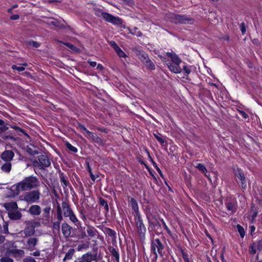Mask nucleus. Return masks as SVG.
<instances>
[{"instance_id": "nucleus-56", "label": "nucleus", "mask_w": 262, "mask_h": 262, "mask_svg": "<svg viewBox=\"0 0 262 262\" xmlns=\"http://www.w3.org/2000/svg\"><path fill=\"white\" fill-rule=\"evenodd\" d=\"M163 226L165 228V229L166 230V231L167 232V233L169 234H171V231L170 230V229L168 228V227H167V226L166 225V224H165V222H163Z\"/></svg>"}, {"instance_id": "nucleus-43", "label": "nucleus", "mask_w": 262, "mask_h": 262, "mask_svg": "<svg viewBox=\"0 0 262 262\" xmlns=\"http://www.w3.org/2000/svg\"><path fill=\"white\" fill-rule=\"evenodd\" d=\"M183 258L185 262H191L189 259V255L185 253L183 250L181 251Z\"/></svg>"}, {"instance_id": "nucleus-32", "label": "nucleus", "mask_w": 262, "mask_h": 262, "mask_svg": "<svg viewBox=\"0 0 262 262\" xmlns=\"http://www.w3.org/2000/svg\"><path fill=\"white\" fill-rule=\"evenodd\" d=\"M226 207L229 211H230L231 213H233L236 210L235 205L232 203L228 202L226 203Z\"/></svg>"}, {"instance_id": "nucleus-33", "label": "nucleus", "mask_w": 262, "mask_h": 262, "mask_svg": "<svg viewBox=\"0 0 262 262\" xmlns=\"http://www.w3.org/2000/svg\"><path fill=\"white\" fill-rule=\"evenodd\" d=\"M138 56L143 63L149 58L148 55L144 52H140L138 54Z\"/></svg>"}, {"instance_id": "nucleus-55", "label": "nucleus", "mask_w": 262, "mask_h": 262, "mask_svg": "<svg viewBox=\"0 0 262 262\" xmlns=\"http://www.w3.org/2000/svg\"><path fill=\"white\" fill-rule=\"evenodd\" d=\"M257 249L261 251L262 250V240H260L256 243Z\"/></svg>"}, {"instance_id": "nucleus-39", "label": "nucleus", "mask_w": 262, "mask_h": 262, "mask_svg": "<svg viewBox=\"0 0 262 262\" xmlns=\"http://www.w3.org/2000/svg\"><path fill=\"white\" fill-rule=\"evenodd\" d=\"M257 249V246L256 245V243H253L251 244L249 247V252L253 254H254L256 252V250Z\"/></svg>"}, {"instance_id": "nucleus-38", "label": "nucleus", "mask_w": 262, "mask_h": 262, "mask_svg": "<svg viewBox=\"0 0 262 262\" xmlns=\"http://www.w3.org/2000/svg\"><path fill=\"white\" fill-rule=\"evenodd\" d=\"M237 229L240 236L242 238H243L245 235V232L244 229L239 224L237 225Z\"/></svg>"}, {"instance_id": "nucleus-23", "label": "nucleus", "mask_w": 262, "mask_h": 262, "mask_svg": "<svg viewBox=\"0 0 262 262\" xmlns=\"http://www.w3.org/2000/svg\"><path fill=\"white\" fill-rule=\"evenodd\" d=\"M235 175L241 181L242 188H245L246 184L245 182V178L244 173L240 170L237 169V171L235 172Z\"/></svg>"}, {"instance_id": "nucleus-22", "label": "nucleus", "mask_w": 262, "mask_h": 262, "mask_svg": "<svg viewBox=\"0 0 262 262\" xmlns=\"http://www.w3.org/2000/svg\"><path fill=\"white\" fill-rule=\"evenodd\" d=\"M8 216L11 220H19L22 216L21 213L18 211H12L8 212Z\"/></svg>"}, {"instance_id": "nucleus-21", "label": "nucleus", "mask_w": 262, "mask_h": 262, "mask_svg": "<svg viewBox=\"0 0 262 262\" xmlns=\"http://www.w3.org/2000/svg\"><path fill=\"white\" fill-rule=\"evenodd\" d=\"M88 136L92 139L93 142L100 145L102 144V140L96 134L90 131H87Z\"/></svg>"}, {"instance_id": "nucleus-11", "label": "nucleus", "mask_w": 262, "mask_h": 262, "mask_svg": "<svg viewBox=\"0 0 262 262\" xmlns=\"http://www.w3.org/2000/svg\"><path fill=\"white\" fill-rule=\"evenodd\" d=\"M129 204H130L134 212V216H137L141 215L139 212V206L137 201L133 198H131Z\"/></svg>"}, {"instance_id": "nucleus-40", "label": "nucleus", "mask_w": 262, "mask_h": 262, "mask_svg": "<svg viewBox=\"0 0 262 262\" xmlns=\"http://www.w3.org/2000/svg\"><path fill=\"white\" fill-rule=\"evenodd\" d=\"M183 69L186 75H189L191 72V66L186 64L183 66Z\"/></svg>"}, {"instance_id": "nucleus-58", "label": "nucleus", "mask_w": 262, "mask_h": 262, "mask_svg": "<svg viewBox=\"0 0 262 262\" xmlns=\"http://www.w3.org/2000/svg\"><path fill=\"white\" fill-rule=\"evenodd\" d=\"M78 127L80 129L85 131L87 133V131H89L82 124H78Z\"/></svg>"}, {"instance_id": "nucleus-31", "label": "nucleus", "mask_w": 262, "mask_h": 262, "mask_svg": "<svg viewBox=\"0 0 262 262\" xmlns=\"http://www.w3.org/2000/svg\"><path fill=\"white\" fill-rule=\"evenodd\" d=\"M62 213L61 206L59 204H58L57 206V219L58 222H60L62 220Z\"/></svg>"}, {"instance_id": "nucleus-4", "label": "nucleus", "mask_w": 262, "mask_h": 262, "mask_svg": "<svg viewBox=\"0 0 262 262\" xmlns=\"http://www.w3.org/2000/svg\"><path fill=\"white\" fill-rule=\"evenodd\" d=\"M33 166L39 169H44L51 165V161L48 157L46 155H40L37 157V159L33 161Z\"/></svg>"}, {"instance_id": "nucleus-8", "label": "nucleus", "mask_w": 262, "mask_h": 262, "mask_svg": "<svg viewBox=\"0 0 262 262\" xmlns=\"http://www.w3.org/2000/svg\"><path fill=\"white\" fill-rule=\"evenodd\" d=\"M39 223L37 222H28V227L25 228L24 230V233L26 236H31L35 233V227L39 226Z\"/></svg>"}, {"instance_id": "nucleus-25", "label": "nucleus", "mask_w": 262, "mask_h": 262, "mask_svg": "<svg viewBox=\"0 0 262 262\" xmlns=\"http://www.w3.org/2000/svg\"><path fill=\"white\" fill-rule=\"evenodd\" d=\"M10 253L15 257L21 258L24 256L25 252L23 250L15 249L11 250Z\"/></svg>"}, {"instance_id": "nucleus-16", "label": "nucleus", "mask_w": 262, "mask_h": 262, "mask_svg": "<svg viewBox=\"0 0 262 262\" xmlns=\"http://www.w3.org/2000/svg\"><path fill=\"white\" fill-rule=\"evenodd\" d=\"M71 227L67 223H63L61 226L62 233L65 238L70 237L71 234Z\"/></svg>"}, {"instance_id": "nucleus-41", "label": "nucleus", "mask_w": 262, "mask_h": 262, "mask_svg": "<svg viewBox=\"0 0 262 262\" xmlns=\"http://www.w3.org/2000/svg\"><path fill=\"white\" fill-rule=\"evenodd\" d=\"M155 138L158 140V141L161 144H163L165 143V140L162 138V135L160 134L158 135H154Z\"/></svg>"}, {"instance_id": "nucleus-10", "label": "nucleus", "mask_w": 262, "mask_h": 262, "mask_svg": "<svg viewBox=\"0 0 262 262\" xmlns=\"http://www.w3.org/2000/svg\"><path fill=\"white\" fill-rule=\"evenodd\" d=\"M105 21L117 25L121 28H125V23L120 17H103Z\"/></svg>"}, {"instance_id": "nucleus-61", "label": "nucleus", "mask_w": 262, "mask_h": 262, "mask_svg": "<svg viewBox=\"0 0 262 262\" xmlns=\"http://www.w3.org/2000/svg\"><path fill=\"white\" fill-rule=\"evenodd\" d=\"M5 238L4 236L0 235V244L4 243L5 241Z\"/></svg>"}, {"instance_id": "nucleus-6", "label": "nucleus", "mask_w": 262, "mask_h": 262, "mask_svg": "<svg viewBox=\"0 0 262 262\" xmlns=\"http://www.w3.org/2000/svg\"><path fill=\"white\" fill-rule=\"evenodd\" d=\"M164 248L163 245L161 243L159 238L154 239L151 243V251L155 254L154 258L157 259L158 253L161 255H162V251Z\"/></svg>"}, {"instance_id": "nucleus-63", "label": "nucleus", "mask_w": 262, "mask_h": 262, "mask_svg": "<svg viewBox=\"0 0 262 262\" xmlns=\"http://www.w3.org/2000/svg\"><path fill=\"white\" fill-rule=\"evenodd\" d=\"M48 2L49 3H54V2L60 3V1H58L57 0H48Z\"/></svg>"}, {"instance_id": "nucleus-52", "label": "nucleus", "mask_w": 262, "mask_h": 262, "mask_svg": "<svg viewBox=\"0 0 262 262\" xmlns=\"http://www.w3.org/2000/svg\"><path fill=\"white\" fill-rule=\"evenodd\" d=\"M29 45L30 46H32L33 47H35V48H38L40 45L39 42H36L34 41H32L29 42Z\"/></svg>"}, {"instance_id": "nucleus-35", "label": "nucleus", "mask_w": 262, "mask_h": 262, "mask_svg": "<svg viewBox=\"0 0 262 262\" xmlns=\"http://www.w3.org/2000/svg\"><path fill=\"white\" fill-rule=\"evenodd\" d=\"M196 168L201 170L203 173H205L206 176H207L206 174L207 170L203 164L198 163L196 166Z\"/></svg>"}, {"instance_id": "nucleus-13", "label": "nucleus", "mask_w": 262, "mask_h": 262, "mask_svg": "<svg viewBox=\"0 0 262 262\" xmlns=\"http://www.w3.org/2000/svg\"><path fill=\"white\" fill-rule=\"evenodd\" d=\"M86 232L88 236L90 237V238L96 237L99 235V232L97 229L94 227L90 225L86 226Z\"/></svg>"}, {"instance_id": "nucleus-51", "label": "nucleus", "mask_w": 262, "mask_h": 262, "mask_svg": "<svg viewBox=\"0 0 262 262\" xmlns=\"http://www.w3.org/2000/svg\"><path fill=\"white\" fill-rule=\"evenodd\" d=\"M4 233H8V225L6 223L4 224L3 225V228L2 227V232Z\"/></svg>"}, {"instance_id": "nucleus-48", "label": "nucleus", "mask_w": 262, "mask_h": 262, "mask_svg": "<svg viewBox=\"0 0 262 262\" xmlns=\"http://www.w3.org/2000/svg\"><path fill=\"white\" fill-rule=\"evenodd\" d=\"M12 69L13 70H16L19 72L23 71L25 70V68L23 66H16V65H13L12 66Z\"/></svg>"}, {"instance_id": "nucleus-9", "label": "nucleus", "mask_w": 262, "mask_h": 262, "mask_svg": "<svg viewBox=\"0 0 262 262\" xmlns=\"http://www.w3.org/2000/svg\"><path fill=\"white\" fill-rule=\"evenodd\" d=\"M109 45L113 48L117 55L122 59L126 60L127 55L118 46L115 41L111 40L109 41Z\"/></svg>"}, {"instance_id": "nucleus-34", "label": "nucleus", "mask_w": 262, "mask_h": 262, "mask_svg": "<svg viewBox=\"0 0 262 262\" xmlns=\"http://www.w3.org/2000/svg\"><path fill=\"white\" fill-rule=\"evenodd\" d=\"M56 41L58 42L64 44V45L67 46L70 49H71L72 51H73L74 52H77L78 51V49L76 47H75L74 45H73L70 43L64 42L61 41L59 40H56Z\"/></svg>"}, {"instance_id": "nucleus-20", "label": "nucleus", "mask_w": 262, "mask_h": 262, "mask_svg": "<svg viewBox=\"0 0 262 262\" xmlns=\"http://www.w3.org/2000/svg\"><path fill=\"white\" fill-rule=\"evenodd\" d=\"M75 253V250L73 248H70L66 252H65L64 257L63 258V261L71 260Z\"/></svg>"}, {"instance_id": "nucleus-26", "label": "nucleus", "mask_w": 262, "mask_h": 262, "mask_svg": "<svg viewBox=\"0 0 262 262\" xmlns=\"http://www.w3.org/2000/svg\"><path fill=\"white\" fill-rule=\"evenodd\" d=\"M51 208L50 206H47L43 209V213L42 214V218L46 220H49L50 215V211Z\"/></svg>"}, {"instance_id": "nucleus-7", "label": "nucleus", "mask_w": 262, "mask_h": 262, "mask_svg": "<svg viewBox=\"0 0 262 262\" xmlns=\"http://www.w3.org/2000/svg\"><path fill=\"white\" fill-rule=\"evenodd\" d=\"M40 197V193L38 190L28 192L24 196V200L30 204L37 203Z\"/></svg>"}, {"instance_id": "nucleus-37", "label": "nucleus", "mask_w": 262, "mask_h": 262, "mask_svg": "<svg viewBox=\"0 0 262 262\" xmlns=\"http://www.w3.org/2000/svg\"><path fill=\"white\" fill-rule=\"evenodd\" d=\"M111 253L112 255L115 258L117 262H119V254L118 251H117L115 249L113 248L111 251Z\"/></svg>"}, {"instance_id": "nucleus-14", "label": "nucleus", "mask_w": 262, "mask_h": 262, "mask_svg": "<svg viewBox=\"0 0 262 262\" xmlns=\"http://www.w3.org/2000/svg\"><path fill=\"white\" fill-rule=\"evenodd\" d=\"M50 18L52 20L50 21L49 23L51 24L53 26L58 28H63L66 27L65 22L63 19H61L60 20H58L53 17H50Z\"/></svg>"}, {"instance_id": "nucleus-1", "label": "nucleus", "mask_w": 262, "mask_h": 262, "mask_svg": "<svg viewBox=\"0 0 262 262\" xmlns=\"http://www.w3.org/2000/svg\"><path fill=\"white\" fill-rule=\"evenodd\" d=\"M40 183L38 179L33 176L25 178L21 181L12 186L11 190L13 191V195H17L20 191H29L37 188L39 186Z\"/></svg>"}, {"instance_id": "nucleus-29", "label": "nucleus", "mask_w": 262, "mask_h": 262, "mask_svg": "<svg viewBox=\"0 0 262 262\" xmlns=\"http://www.w3.org/2000/svg\"><path fill=\"white\" fill-rule=\"evenodd\" d=\"M95 15L99 16L100 15L101 16H114L111 14H109L106 12H104L102 11V10L99 8L96 9L95 10Z\"/></svg>"}, {"instance_id": "nucleus-19", "label": "nucleus", "mask_w": 262, "mask_h": 262, "mask_svg": "<svg viewBox=\"0 0 262 262\" xmlns=\"http://www.w3.org/2000/svg\"><path fill=\"white\" fill-rule=\"evenodd\" d=\"M175 20H173V21L176 23L179 22L182 24H191L193 22V19L190 17H172Z\"/></svg>"}, {"instance_id": "nucleus-54", "label": "nucleus", "mask_w": 262, "mask_h": 262, "mask_svg": "<svg viewBox=\"0 0 262 262\" xmlns=\"http://www.w3.org/2000/svg\"><path fill=\"white\" fill-rule=\"evenodd\" d=\"M106 230H107V233L108 234H109L110 236H114L116 234L115 232L110 228H107Z\"/></svg>"}, {"instance_id": "nucleus-5", "label": "nucleus", "mask_w": 262, "mask_h": 262, "mask_svg": "<svg viewBox=\"0 0 262 262\" xmlns=\"http://www.w3.org/2000/svg\"><path fill=\"white\" fill-rule=\"evenodd\" d=\"M134 220L136 230L139 236L141 238H144L146 229L143 224V220L141 219V215L135 216Z\"/></svg>"}, {"instance_id": "nucleus-57", "label": "nucleus", "mask_w": 262, "mask_h": 262, "mask_svg": "<svg viewBox=\"0 0 262 262\" xmlns=\"http://www.w3.org/2000/svg\"><path fill=\"white\" fill-rule=\"evenodd\" d=\"M88 62L90 64V65L92 67H95L97 65V63L95 61H93L91 60H88Z\"/></svg>"}, {"instance_id": "nucleus-42", "label": "nucleus", "mask_w": 262, "mask_h": 262, "mask_svg": "<svg viewBox=\"0 0 262 262\" xmlns=\"http://www.w3.org/2000/svg\"><path fill=\"white\" fill-rule=\"evenodd\" d=\"M100 204L101 206L104 207L105 210H106L107 211L108 210V206L106 201L104 200L103 199H101L100 200Z\"/></svg>"}, {"instance_id": "nucleus-17", "label": "nucleus", "mask_w": 262, "mask_h": 262, "mask_svg": "<svg viewBox=\"0 0 262 262\" xmlns=\"http://www.w3.org/2000/svg\"><path fill=\"white\" fill-rule=\"evenodd\" d=\"M14 154L10 150H6L3 152L1 155L2 159L6 162H10L12 160Z\"/></svg>"}, {"instance_id": "nucleus-18", "label": "nucleus", "mask_w": 262, "mask_h": 262, "mask_svg": "<svg viewBox=\"0 0 262 262\" xmlns=\"http://www.w3.org/2000/svg\"><path fill=\"white\" fill-rule=\"evenodd\" d=\"M38 242V239L35 237L30 238L27 241L28 249L30 251H33L35 249V247Z\"/></svg>"}, {"instance_id": "nucleus-53", "label": "nucleus", "mask_w": 262, "mask_h": 262, "mask_svg": "<svg viewBox=\"0 0 262 262\" xmlns=\"http://www.w3.org/2000/svg\"><path fill=\"white\" fill-rule=\"evenodd\" d=\"M240 28H241V32L243 34H245V32H246V26H245V25L244 23H242L241 25H240Z\"/></svg>"}, {"instance_id": "nucleus-36", "label": "nucleus", "mask_w": 262, "mask_h": 262, "mask_svg": "<svg viewBox=\"0 0 262 262\" xmlns=\"http://www.w3.org/2000/svg\"><path fill=\"white\" fill-rule=\"evenodd\" d=\"M66 146L67 148H68L72 152L76 153L78 151L77 148L76 147L73 146L69 142H66Z\"/></svg>"}, {"instance_id": "nucleus-50", "label": "nucleus", "mask_w": 262, "mask_h": 262, "mask_svg": "<svg viewBox=\"0 0 262 262\" xmlns=\"http://www.w3.org/2000/svg\"><path fill=\"white\" fill-rule=\"evenodd\" d=\"M124 3L129 6H133L135 5V2L133 0H122Z\"/></svg>"}, {"instance_id": "nucleus-2", "label": "nucleus", "mask_w": 262, "mask_h": 262, "mask_svg": "<svg viewBox=\"0 0 262 262\" xmlns=\"http://www.w3.org/2000/svg\"><path fill=\"white\" fill-rule=\"evenodd\" d=\"M166 53L167 56L170 58L171 61L166 60V59L162 55H159V57L163 61L166 63L169 70L171 72L176 74L181 73L182 68L180 67V64L182 62V60L173 51Z\"/></svg>"}, {"instance_id": "nucleus-49", "label": "nucleus", "mask_w": 262, "mask_h": 262, "mask_svg": "<svg viewBox=\"0 0 262 262\" xmlns=\"http://www.w3.org/2000/svg\"><path fill=\"white\" fill-rule=\"evenodd\" d=\"M60 222H58V221L55 222L53 224V228L54 229H56L58 231L60 228Z\"/></svg>"}, {"instance_id": "nucleus-27", "label": "nucleus", "mask_w": 262, "mask_h": 262, "mask_svg": "<svg viewBox=\"0 0 262 262\" xmlns=\"http://www.w3.org/2000/svg\"><path fill=\"white\" fill-rule=\"evenodd\" d=\"M2 171L5 172H9L11 169V164L10 162H6L1 167Z\"/></svg>"}, {"instance_id": "nucleus-44", "label": "nucleus", "mask_w": 262, "mask_h": 262, "mask_svg": "<svg viewBox=\"0 0 262 262\" xmlns=\"http://www.w3.org/2000/svg\"><path fill=\"white\" fill-rule=\"evenodd\" d=\"M89 247V244L83 243L82 244L79 245L78 246V250L80 251L82 249H87Z\"/></svg>"}, {"instance_id": "nucleus-59", "label": "nucleus", "mask_w": 262, "mask_h": 262, "mask_svg": "<svg viewBox=\"0 0 262 262\" xmlns=\"http://www.w3.org/2000/svg\"><path fill=\"white\" fill-rule=\"evenodd\" d=\"M31 255L34 256H39L40 255V252L39 251H36L32 253H31Z\"/></svg>"}, {"instance_id": "nucleus-45", "label": "nucleus", "mask_w": 262, "mask_h": 262, "mask_svg": "<svg viewBox=\"0 0 262 262\" xmlns=\"http://www.w3.org/2000/svg\"><path fill=\"white\" fill-rule=\"evenodd\" d=\"M1 262H13V260L7 256H4L0 259Z\"/></svg>"}, {"instance_id": "nucleus-24", "label": "nucleus", "mask_w": 262, "mask_h": 262, "mask_svg": "<svg viewBox=\"0 0 262 262\" xmlns=\"http://www.w3.org/2000/svg\"><path fill=\"white\" fill-rule=\"evenodd\" d=\"M5 208L9 212L17 209V205L15 202L6 203L4 204Z\"/></svg>"}, {"instance_id": "nucleus-47", "label": "nucleus", "mask_w": 262, "mask_h": 262, "mask_svg": "<svg viewBox=\"0 0 262 262\" xmlns=\"http://www.w3.org/2000/svg\"><path fill=\"white\" fill-rule=\"evenodd\" d=\"M23 262H36V261L31 256H27L23 259Z\"/></svg>"}, {"instance_id": "nucleus-15", "label": "nucleus", "mask_w": 262, "mask_h": 262, "mask_svg": "<svg viewBox=\"0 0 262 262\" xmlns=\"http://www.w3.org/2000/svg\"><path fill=\"white\" fill-rule=\"evenodd\" d=\"M93 260L92 254L90 253H87L82 255L75 260L74 262H91Z\"/></svg>"}, {"instance_id": "nucleus-12", "label": "nucleus", "mask_w": 262, "mask_h": 262, "mask_svg": "<svg viewBox=\"0 0 262 262\" xmlns=\"http://www.w3.org/2000/svg\"><path fill=\"white\" fill-rule=\"evenodd\" d=\"M28 212L33 216H38L40 214L41 209L38 205H32L29 207Z\"/></svg>"}, {"instance_id": "nucleus-60", "label": "nucleus", "mask_w": 262, "mask_h": 262, "mask_svg": "<svg viewBox=\"0 0 262 262\" xmlns=\"http://www.w3.org/2000/svg\"><path fill=\"white\" fill-rule=\"evenodd\" d=\"M240 113L244 118H247L248 117V115L245 112L241 111L240 112Z\"/></svg>"}, {"instance_id": "nucleus-64", "label": "nucleus", "mask_w": 262, "mask_h": 262, "mask_svg": "<svg viewBox=\"0 0 262 262\" xmlns=\"http://www.w3.org/2000/svg\"><path fill=\"white\" fill-rule=\"evenodd\" d=\"M89 171H90V174H91V178H92L93 180H94V176H93V174H92V171H91V169L90 167H89Z\"/></svg>"}, {"instance_id": "nucleus-3", "label": "nucleus", "mask_w": 262, "mask_h": 262, "mask_svg": "<svg viewBox=\"0 0 262 262\" xmlns=\"http://www.w3.org/2000/svg\"><path fill=\"white\" fill-rule=\"evenodd\" d=\"M60 206L62 213H63L65 217H69L70 220L76 226H78L80 224L68 202L65 201L63 202Z\"/></svg>"}, {"instance_id": "nucleus-62", "label": "nucleus", "mask_w": 262, "mask_h": 262, "mask_svg": "<svg viewBox=\"0 0 262 262\" xmlns=\"http://www.w3.org/2000/svg\"><path fill=\"white\" fill-rule=\"evenodd\" d=\"M156 168L157 170L158 171L159 173L160 174V176L161 177H163V173H162L161 170L160 169V168L158 167H156Z\"/></svg>"}, {"instance_id": "nucleus-30", "label": "nucleus", "mask_w": 262, "mask_h": 262, "mask_svg": "<svg viewBox=\"0 0 262 262\" xmlns=\"http://www.w3.org/2000/svg\"><path fill=\"white\" fill-rule=\"evenodd\" d=\"M144 64L149 70H154L155 69V64L149 58L146 60Z\"/></svg>"}, {"instance_id": "nucleus-46", "label": "nucleus", "mask_w": 262, "mask_h": 262, "mask_svg": "<svg viewBox=\"0 0 262 262\" xmlns=\"http://www.w3.org/2000/svg\"><path fill=\"white\" fill-rule=\"evenodd\" d=\"M138 30V28L136 27H135L134 28V31L130 30V33L133 35H136L137 36H140L141 35V33L140 31H137Z\"/></svg>"}, {"instance_id": "nucleus-28", "label": "nucleus", "mask_w": 262, "mask_h": 262, "mask_svg": "<svg viewBox=\"0 0 262 262\" xmlns=\"http://www.w3.org/2000/svg\"><path fill=\"white\" fill-rule=\"evenodd\" d=\"M60 180L61 184L63 187H66L69 185L67 178L65 177L62 173L60 174Z\"/></svg>"}]
</instances>
